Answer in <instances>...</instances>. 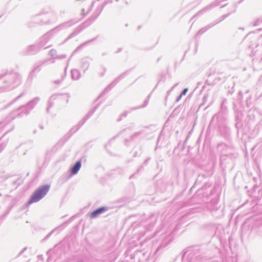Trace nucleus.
Masks as SVG:
<instances>
[{"label":"nucleus","mask_w":262,"mask_h":262,"mask_svg":"<svg viewBox=\"0 0 262 262\" xmlns=\"http://www.w3.org/2000/svg\"><path fill=\"white\" fill-rule=\"evenodd\" d=\"M49 188V185H44L38 188L31 196L29 204H30L39 201L47 193Z\"/></svg>","instance_id":"obj_1"},{"label":"nucleus","mask_w":262,"mask_h":262,"mask_svg":"<svg viewBox=\"0 0 262 262\" xmlns=\"http://www.w3.org/2000/svg\"><path fill=\"white\" fill-rule=\"evenodd\" d=\"M107 210L108 208L106 207H102L96 209V210L94 211L93 212H91V213H90L89 216L91 219L96 218L98 216H99L101 214L107 211Z\"/></svg>","instance_id":"obj_2"},{"label":"nucleus","mask_w":262,"mask_h":262,"mask_svg":"<svg viewBox=\"0 0 262 262\" xmlns=\"http://www.w3.org/2000/svg\"><path fill=\"white\" fill-rule=\"evenodd\" d=\"M81 166V162L77 161L76 164L73 166V167L71 169V173L72 174H75L77 173V172L80 169Z\"/></svg>","instance_id":"obj_3"},{"label":"nucleus","mask_w":262,"mask_h":262,"mask_svg":"<svg viewBox=\"0 0 262 262\" xmlns=\"http://www.w3.org/2000/svg\"><path fill=\"white\" fill-rule=\"evenodd\" d=\"M187 91H188L187 89H185L183 91V92L181 93V95H180V97H182L183 95H186V93H187Z\"/></svg>","instance_id":"obj_4"}]
</instances>
